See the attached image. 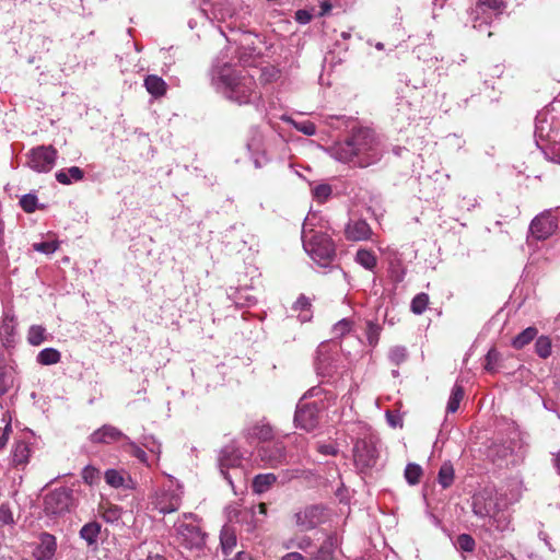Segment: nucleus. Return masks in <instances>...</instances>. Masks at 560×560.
Returning a JSON list of instances; mask_svg holds the SVG:
<instances>
[{"mask_svg":"<svg viewBox=\"0 0 560 560\" xmlns=\"http://www.w3.org/2000/svg\"><path fill=\"white\" fill-rule=\"evenodd\" d=\"M326 122L334 129L352 125L343 140L336 141L329 147L328 153L332 159L362 168L381 161L385 147L381 137L372 128L354 126V120L347 116H330Z\"/></svg>","mask_w":560,"mask_h":560,"instance_id":"f257e3e1","label":"nucleus"},{"mask_svg":"<svg viewBox=\"0 0 560 560\" xmlns=\"http://www.w3.org/2000/svg\"><path fill=\"white\" fill-rule=\"evenodd\" d=\"M511 489L499 491L492 486L477 490L471 497L472 513L485 521L491 529L504 533L511 529V520L508 513L509 505L517 502L521 497L520 483L513 481Z\"/></svg>","mask_w":560,"mask_h":560,"instance_id":"f03ea898","label":"nucleus"},{"mask_svg":"<svg viewBox=\"0 0 560 560\" xmlns=\"http://www.w3.org/2000/svg\"><path fill=\"white\" fill-rule=\"evenodd\" d=\"M211 83L226 98L243 105L260 98L254 75L236 70L230 61L218 58L211 69Z\"/></svg>","mask_w":560,"mask_h":560,"instance_id":"7ed1b4c3","label":"nucleus"},{"mask_svg":"<svg viewBox=\"0 0 560 560\" xmlns=\"http://www.w3.org/2000/svg\"><path fill=\"white\" fill-rule=\"evenodd\" d=\"M211 13L213 19L224 23V25H219V31L229 44L236 46L235 54L240 63L247 65L253 57L260 55L259 48L255 45V42L258 39L257 35L252 32H241L233 21L228 22V19H233V13L225 3H214Z\"/></svg>","mask_w":560,"mask_h":560,"instance_id":"20e7f679","label":"nucleus"},{"mask_svg":"<svg viewBox=\"0 0 560 560\" xmlns=\"http://www.w3.org/2000/svg\"><path fill=\"white\" fill-rule=\"evenodd\" d=\"M302 242L305 252L320 267H328L336 256L335 244L331 238L322 231L311 228L306 218L302 228Z\"/></svg>","mask_w":560,"mask_h":560,"instance_id":"39448f33","label":"nucleus"},{"mask_svg":"<svg viewBox=\"0 0 560 560\" xmlns=\"http://www.w3.org/2000/svg\"><path fill=\"white\" fill-rule=\"evenodd\" d=\"M176 540L187 549H199L205 545V533L192 513L183 514L175 524Z\"/></svg>","mask_w":560,"mask_h":560,"instance_id":"423d86ee","label":"nucleus"},{"mask_svg":"<svg viewBox=\"0 0 560 560\" xmlns=\"http://www.w3.org/2000/svg\"><path fill=\"white\" fill-rule=\"evenodd\" d=\"M534 137L536 145L547 147L553 141L560 139V118L556 117L549 110H541L535 118Z\"/></svg>","mask_w":560,"mask_h":560,"instance_id":"0eeeda50","label":"nucleus"},{"mask_svg":"<svg viewBox=\"0 0 560 560\" xmlns=\"http://www.w3.org/2000/svg\"><path fill=\"white\" fill-rule=\"evenodd\" d=\"M72 505L73 491L67 487H60L50 491L44 499V511L48 515H65L70 512Z\"/></svg>","mask_w":560,"mask_h":560,"instance_id":"6e6552de","label":"nucleus"},{"mask_svg":"<svg viewBox=\"0 0 560 560\" xmlns=\"http://www.w3.org/2000/svg\"><path fill=\"white\" fill-rule=\"evenodd\" d=\"M182 486L171 483L167 488L160 489L155 492L152 504L162 514L176 512L182 504Z\"/></svg>","mask_w":560,"mask_h":560,"instance_id":"1a4fd4ad","label":"nucleus"},{"mask_svg":"<svg viewBox=\"0 0 560 560\" xmlns=\"http://www.w3.org/2000/svg\"><path fill=\"white\" fill-rule=\"evenodd\" d=\"M57 154L52 145L33 148L27 154V165L37 173H48L55 166Z\"/></svg>","mask_w":560,"mask_h":560,"instance_id":"9d476101","label":"nucleus"},{"mask_svg":"<svg viewBox=\"0 0 560 560\" xmlns=\"http://www.w3.org/2000/svg\"><path fill=\"white\" fill-rule=\"evenodd\" d=\"M504 2L502 0H478L476 8L472 10V27L483 31L492 20L493 15L502 12Z\"/></svg>","mask_w":560,"mask_h":560,"instance_id":"9b49d317","label":"nucleus"},{"mask_svg":"<svg viewBox=\"0 0 560 560\" xmlns=\"http://www.w3.org/2000/svg\"><path fill=\"white\" fill-rule=\"evenodd\" d=\"M242 454L234 444H228L221 448L218 457V465L221 475L234 489L232 476L229 474V469H234L235 472H240L238 468L242 463Z\"/></svg>","mask_w":560,"mask_h":560,"instance_id":"f8f14e48","label":"nucleus"},{"mask_svg":"<svg viewBox=\"0 0 560 560\" xmlns=\"http://www.w3.org/2000/svg\"><path fill=\"white\" fill-rule=\"evenodd\" d=\"M558 230V221L551 209L536 215L529 225L530 234L539 241L549 238Z\"/></svg>","mask_w":560,"mask_h":560,"instance_id":"ddd939ff","label":"nucleus"},{"mask_svg":"<svg viewBox=\"0 0 560 560\" xmlns=\"http://www.w3.org/2000/svg\"><path fill=\"white\" fill-rule=\"evenodd\" d=\"M535 341L534 350H551L553 342L547 335L538 336V329L534 326L525 328L523 331L512 338L511 345L515 349H522Z\"/></svg>","mask_w":560,"mask_h":560,"instance_id":"4468645a","label":"nucleus"},{"mask_svg":"<svg viewBox=\"0 0 560 560\" xmlns=\"http://www.w3.org/2000/svg\"><path fill=\"white\" fill-rule=\"evenodd\" d=\"M354 463L361 470L373 467L376 464L378 452L372 440H358L353 447Z\"/></svg>","mask_w":560,"mask_h":560,"instance_id":"2eb2a0df","label":"nucleus"},{"mask_svg":"<svg viewBox=\"0 0 560 560\" xmlns=\"http://www.w3.org/2000/svg\"><path fill=\"white\" fill-rule=\"evenodd\" d=\"M295 425L307 432L313 431L319 423V409L316 402H299L294 415Z\"/></svg>","mask_w":560,"mask_h":560,"instance_id":"dca6fc26","label":"nucleus"},{"mask_svg":"<svg viewBox=\"0 0 560 560\" xmlns=\"http://www.w3.org/2000/svg\"><path fill=\"white\" fill-rule=\"evenodd\" d=\"M258 457L266 467L276 468L287 462L285 447L281 442H273L258 448Z\"/></svg>","mask_w":560,"mask_h":560,"instance_id":"f3484780","label":"nucleus"},{"mask_svg":"<svg viewBox=\"0 0 560 560\" xmlns=\"http://www.w3.org/2000/svg\"><path fill=\"white\" fill-rule=\"evenodd\" d=\"M295 525L301 530H311L323 522V508L310 505L294 514Z\"/></svg>","mask_w":560,"mask_h":560,"instance_id":"a211bd4d","label":"nucleus"},{"mask_svg":"<svg viewBox=\"0 0 560 560\" xmlns=\"http://www.w3.org/2000/svg\"><path fill=\"white\" fill-rule=\"evenodd\" d=\"M15 316L13 310L11 307H7L2 314V320L0 325V338L2 345L5 348L13 347L16 340V331H15Z\"/></svg>","mask_w":560,"mask_h":560,"instance_id":"6ab92c4d","label":"nucleus"},{"mask_svg":"<svg viewBox=\"0 0 560 560\" xmlns=\"http://www.w3.org/2000/svg\"><path fill=\"white\" fill-rule=\"evenodd\" d=\"M345 235L348 241H366L372 235V229L365 220L350 219L345 226Z\"/></svg>","mask_w":560,"mask_h":560,"instance_id":"aec40b11","label":"nucleus"},{"mask_svg":"<svg viewBox=\"0 0 560 560\" xmlns=\"http://www.w3.org/2000/svg\"><path fill=\"white\" fill-rule=\"evenodd\" d=\"M120 440H128L119 429L110 424H104L90 435V441L95 444H112Z\"/></svg>","mask_w":560,"mask_h":560,"instance_id":"412c9836","label":"nucleus"},{"mask_svg":"<svg viewBox=\"0 0 560 560\" xmlns=\"http://www.w3.org/2000/svg\"><path fill=\"white\" fill-rule=\"evenodd\" d=\"M246 147L250 152L255 167L260 168L268 162V158L262 149V136L258 129L252 130V137L247 141Z\"/></svg>","mask_w":560,"mask_h":560,"instance_id":"4be33fe9","label":"nucleus"},{"mask_svg":"<svg viewBox=\"0 0 560 560\" xmlns=\"http://www.w3.org/2000/svg\"><path fill=\"white\" fill-rule=\"evenodd\" d=\"M56 548V538L48 533H43L40 535V541L36 547L34 555L38 560H46L54 556Z\"/></svg>","mask_w":560,"mask_h":560,"instance_id":"5701e85b","label":"nucleus"},{"mask_svg":"<svg viewBox=\"0 0 560 560\" xmlns=\"http://www.w3.org/2000/svg\"><path fill=\"white\" fill-rule=\"evenodd\" d=\"M101 529L102 525L96 521H92L81 527L79 535L86 542L88 547L95 548L100 539Z\"/></svg>","mask_w":560,"mask_h":560,"instance_id":"b1692460","label":"nucleus"},{"mask_svg":"<svg viewBox=\"0 0 560 560\" xmlns=\"http://www.w3.org/2000/svg\"><path fill=\"white\" fill-rule=\"evenodd\" d=\"M246 436L248 440L268 442L273 438V430L268 423L257 422L246 430Z\"/></svg>","mask_w":560,"mask_h":560,"instance_id":"393cba45","label":"nucleus"},{"mask_svg":"<svg viewBox=\"0 0 560 560\" xmlns=\"http://www.w3.org/2000/svg\"><path fill=\"white\" fill-rule=\"evenodd\" d=\"M56 180L62 185H70L80 182L84 177V172L78 166L62 168L55 174Z\"/></svg>","mask_w":560,"mask_h":560,"instance_id":"a878e982","label":"nucleus"},{"mask_svg":"<svg viewBox=\"0 0 560 560\" xmlns=\"http://www.w3.org/2000/svg\"><path fill=\"white\" fill-rule=\"evenodd\" d=\"M144 86L152 96L161 97L166 93L165 81L155 74H149L144 78Z\"/></svg>","mask_w":560,"mask_h":560,"instance_id":"bb28decb","label":"nucleus"},{"mask_svg":"<svg viewBox=\"0 0 560 560\" xmlns=\"http://www.w3.org/2000/svg\"><path fill=\"white\" fill-rule=\"evenodd\" d=\"M31 447L25 441H18L12 450V463L15 466H24L28 463Z\"/></svg>","mask_w":560,"mask_h":560,"instance_id":"cd10ccee","label":"nucleus"},{"mask_svg":"<svg viewBox=\"0 0 560 560\" xmlns=\"http://www.w3.org/2000/svg\"><path fill=\"white\" fill-rule=\"evenodd\" d=\"M276 481L277 477L275 474H259L253 480V491L258 494L264 493L268 491Z\"/></svg>","mask_w":560,"mask_h":560,"instance_id":"c85d7f7f","label":"nucleus"},{"mask_svg":"<svg viewBox=\"0 0 560 560\" xmlns=\"http://www.w3.org/2000/svg\"><path fill=\"white\" fill-rule=\"evenodd\" d=\"M292 310L299 312L298 318L301 323H306L312 318L311 301L304 294H301L294 302Z\"/></svg>","mask_w":560,"mask_h":560,"instance_id":"c756f323","label":"nucleus"},{"mask_svg":"<svg viewBox=\"0 0 560 560\" xmlns=\"http://www.w3.org/2000/svg\"><path fill=\"white\" fill-rule=\"evenodd\" d=\"M220 541H221V547H222L223 553L225 556L231 553L234 550V548L236 547V542H237L236 534H235L234 529L230 526H224L220 534Z\"/></svg>","mask_w":560,"mask_h":560,"instance_id":"7c9ffc66","label":"nucleus"},{"mask_svg":"<svg viewBox=\"0 0 560 560\" xmlns=\"http://www.w3.org/2000/svg\"><path fill=\"white\" fill-rule=\"evenodd\" d=\"M49 335L42 325H32L27 331V341L32 347H39L48 339Z\"/></svg>","mask_w":560,"mask_h":560,"instance_id":"2f4dec72","label":"nucleus"},{"mask_svg":"<svg viewBox=\"0 0 560 560\" xmlns=\"http://www.w3.org/2000/svg\"><path fill=\"white\" fill-rule=\"evenodd\" d=\"M355 261L366 270H374L377 258L372 250L361 248L355 254Z\"/></svg>","mask_w":560,"mask_h":560,"instance_id":"473e14b6","label":"nucleus"},{"mask_svg":"<svg viewBox=\"0 0 560 560\" xmlns=\"http://www.w3.org/2000/svg\"><path fill=\"white\" fill-rule=\"evenodd\" d=\"M281 120L291 124L298 131L305 136H314L316 133V126L311 120L296 121L287 115H282Z\"/></svg>","mask_w":560,"mask_h":560,"instance_id":"72a5a7b5","label":"nucleus"},{"mask_svg":"<svg viewBox=\"0 0 560 560\" xmlns=\"http://www.w3.org/2000/svg\"><path fill=\"white\" fill-rule=\"evenodd\" d=\"M464 398V388L462 385L456 383L452 388L451 396L447 401L446 411L454 413L458 410L459 404Z\"/></svg>","mask_w":560,"mask_h":560,"instance_id":"f704fd0d","label":"nucleus"},{"mask_svg":"<svg viewBox=\"0 0 560 560\" xmlns=\"http://www.w3.org/2000/svg\"><path fill=\"white\" fill-rule=\"evenodd\" d=\"M98 511L107 523H115L121 517V508L110 503L101 504Z\"/></svg>","mask_w":560,"mask_h":560,"instance_id":"c9c22d12","label":"nucleus"},{"mask_svg":"<svg viewBox=\"0 0 560 560\" xmlns=\"http://www.w3.org/2000/svg\"><path fill=\"white\" fill-rule=\"evenodd\" d=\"M105 481L113 488H122L128 486L126 482V474L122 470L107 469L105 471Z\"/></svg>","mask_w":560,"mask_h":560,"instance_id":"e433bc0d","label":"nucleus"},{"mask_svg":"<svg viewBox=\"0 0 560 560\" xmlns=\"http://www.w3.org/2000/svg\"><path fill=\"white\" fill-rule=\"evenodd\" d=\"M14 371L12 366H0V396L13 385Z\"/></svg>","mask_w":560,"mask_h":560,"instance_id":"4c0bfd02","label":"nucleus"},{"mask_svg":"<svg viewBox=\"0 0 560 560\" xmlns=\"http://www.w3.org/2000/svg\"><path fill=\"white\" fill-rule=\"evenodd\" d=\"M310 560H334V545L330 540H325Z\"/></svg>","mask_w":560,"mask_h":560,"instance_id":"58836bf2","label":"nucleus"},{"mask_svg":"<svg viewBox=\"0 0 560 560\" xmlns=\"http://www.w3.org/2000/svg\"><path fill=\"white\" fill-rule=\"evenodd\" d=\"M381 330H382V327L377 323H374L371 320L366 323L365 337H366L369 347L374 348L377 346V342L380 340Z\"/></svg>","mask_w":560,"mask_h":560,"instance_id":"ea45409f","label":"nucleus"},{"mask_svg":"<svg viewBox=\"0 0 560 560\" xmlns=\"http://www.w3.org/2000/svg\"><path fill=\"white\" fill-rule=\"evenodd\" d=\"M283 546H284L285 549L296 548V549L306 551L312 546V539H311V537L305 536V535L304 536H298V537L288 539L283 544Z\"/></svg>","mask_w":560,"mask_h":560,"instance_id":"a19ab883","label":"nucleus"},{"mask_svg":"<svg viewBox=\"0 0 560 560\" xmlns=\"http://www.w3.org/2000/svg\"><path fill=\"white\" fill-rule=\"evenodd\" d=\"M19 203H20L21 208L26 213H33V212H35L39 208L38 207V198L33 192H28V194L23 195L20 198Z\"/></svg>","mask_w":560,"mask_h":560,"instance_id":"79ce46f5","label":"nucleus"},{"mask_svg":"<svg viewBox=\"0 0 560 560\" xmlns=\"http://www.w3.org/2000/svg\"><path fill=\"white\" fill-rule=\"evenodd\" d=\"M422 468L415 463H410L405 468V478L409 485H417L420 481Z\"/></svg>","mask_w":560,"mask_h":560,"instance_id":"37998d69","label":"nucleus"},{"mask_svg":"<svg viewBox=\"0 0 560 560\" xmlns=\"http://www.w3.org/2000/svg\"><path fill=\"white\" fill-rule=\"evenodd\" d=\"M541 151L544 152L546 159L553 163L560 164V139L553 141L551 144H547V147H541Z\"/></svg>","mask_w":560,"mask_h":560,"instance_id":"c03bdc74","label":"nucleus"},{"mask_svg":"<svg viewBox=\"0 0 560 560\" xmlns=\"http://www.w3.org/2000/svg\"><path fill=\"white\" fill-rule=\"evenodd\" d=\"M454 480V469L451 465L444 464L439 471V483L442 488H448Z\"/></svg>","mask_w":560,"mask_h":560,"instance_id":"a18cd8bd","label":"nucleus"},{"mask_svg":"<svg viewBox=\"0 0 560 560\" xmlns=\"http://www.w3.org/2000/svg\"><path fill=\"white\" fill-rule=\"evenodd\" d=\"M428 303H429V295L427 293H419L411 301V305H410L411 311L415 314L420 315L425 311Z\"/></svg>","mask_w":560,"mask_h":560,"instance_id":"49530a36","label":"nucleus"},{"mask_svg":"<svg viewBox=\"0 0 560 560\" xmlns=\"http://www.w3.org/2000/svg\"><path fill=\"white\" fill-rule=\"evenodd\" d=\"M58 247H59V243L56 240L43 241V242L33 244V249L35 252H38V253H42L45 255L54 254L58 249Z\"/></svg>","mask_w":560,"mask_h":560,"instance_id":"de8ad7c7","label":"nucleus"},{"mask_svg":"<svg viewBox=\"0 0 560 560\" xmlns=\"http://www.w3.org/2000/svg\"><path fill=\"white\" fill-rule=\"evenodd\" d=\"M455 546L462 551L471 552L476 547V542L470 535L460 534L456 539Z\"/></svg>","mask_w":560,"mask_h":560,"instance_id":"09e8293b","label":"nucleus"},{"mask_svg":"<svg viewBox=\"0 0 560 560\" xmlns=\"http://www.w3.org/2000/svg\"><path fill=\"white\" fill-rule=\"evenodd\" d=\"M312 192L318 202H325L331 196L332 189L328 184H319L313 188Z\"/></svg>","mask_w":560,"mask_h":560,"instance_id":"8fccbe9b","label":"nucleus"},{"mask_svg":"<svg viewBox=\"0 0 560 560\" xmlns=\"http://www.w3.org/2000/svg\"><path fill=\"white\" fill-rule=\"evenodd\" d=\"M234 302L237 306H250L256 304L257 300L255 296L247 294L246 291L240 290L234 298Z\"/></svg>","mask_w":560,"mask_h":560,"instance_id":"3c124183","label":"nucleus"},{"mask_svg":"<svg viewBox=\"0 0 560 560\" xmlns=\"http://www.w3.org/2000/svg\"><path fill=\"white\" fill-rule=\"evenodd\" d=\"M60 352H38L37 362L43 365H50L59 362Z\"/></svg>","mask_w":560,"mask_h":560,"instance_id":"603ef678","label":"nucleus"},{"mask_svg":"<svg viewBox=\"0 0 560 560\" xmlns=\"http://www.w3.org/2000/svg\"><path fill=\"white\" fill-rule=\"evenodd\" d=\"M351 329V322L347 318H343L336 323L332 327L334 337H342L345 334L349 332Z\"/></svg>","mask_w":560,"mask_h":560,"instance_id":"864d4df0","label":"nucleus"},{"mask_svg":"<svg viewBox=\"0 0 560 560\" xmlns=\"http://www.w3.org/2000/svg\"><path fill=\"white\" fill-rule=\"evenodd\" d=\"M328 353L329 352H319V355L317 357L316 369H317L318 374H320V375H329L330 374V370L328 368L324 366V363L328 362V360H329Z\"/></svg>","mask_w":560,"mask_h":560,"instance_id":"5fc2aeb1","label":"nucleus"},{"mask_svg":"<svg viewBox=\"0 0 560 560\" xmlns=\"http://www.w3.org/2000/svg\"><path fill=\"white\" fill-rule=\"evenodd\" d=\"M126 443L130 446L131 454L137 457L140 462L147 463V453L129 438Z\"/></svg>","mask_w":560,"mask_h":560,"instance_id":"6e6d98bb","label":"nucleus"},{"mask_svg":"<svg viewBox=\"0 0 560 560\" xmlns=\"http://www.w3.org/2000/svg\"><path fill=\"white\" fill-rule=\"evenodd\" d=\"M98 476V470L94 468L93 466H85L82 470V478L83 480L93 485Z\"/></svg>","mask_w":560,"mask_h":560,"instance_id":"4d7b16f0","label":"nucleus"},{"mask_svg":"<svg viewBox=\"0 0 560 560\" xmlns=\"http://www.w3.org/2000/svg\"><path fill=\"white\" fill-rule=\"evenodd\" d=\"M142 445L149 450L151 453L155 455H160L161 453V445L158 443L153 436H144L142 441Z\"/></svg>","mask_w":560,"mask_h":560,"instance_id":"13d9d810","label":"nucleus"},{"mask_svg":"<svg viewBox=\"0 0 560 560\" xmlns=\"http://www.w3.org/2000/svg\"><path fill=\"white\" fill-rule=\"evenodd\" d=\"M499 357H500V352H487V354L485 355V359H486L485 369L489 372L495 371Z\"/></svg>","mask_w":560,"mask_h":560,"instance_id":"bf43d9fd","label":"nucleus"},{"mask_svg":"<svg viewBox=\"0 0 560 560\" xmlns=\"http://www.w3.org/2000/svg\"><path fill=\"white\" fill-rule=\"evenodd\" d=\"M312 16L313 15L308 10L301 9L295 12L294 19L299 24L305 25L311 22Z\"/></svg>","mask_w":560,"mask_h":560,"instance_id":"052dcab7","label":"nucleus"},{"mask_svg":"<svg viewBox=\"0 0 560 560\" xmlns=\"http://www.w3.org/2000/svg\"><path fill=\"white\" fill-rule=\"evenodd\" d=\"M317 451L323 455L335 456L338 453V447L335 444L320 443L317 445Z\"/></svg>","mask_w":560,"mask_h":560,"instance_id":"680f3d73","label":"nucleus"},{"mask_svg":"<svg viewBox=\"0 0 560 560\" xmlns=\"http://www.w3.org/2000/svg\"><path fill=\"white\" fill-rule=\"evenodd\" d=\"M386 419H387V422L388 424L392 427V428H397V427H401L402 425V420H401V417L396 413V412H393V411H386Z\"/></svg>","mask_w":560,"mask_h":560,"instance_id":"e2e57ef3","label":"nucleus"},{"mask_svg":"<svg viewBox=\"0 0 560 560\" xmlns=\"http://www.w3.org/2000/svg\"><path fill=\"white\" fill-rule=\"evenodd\" d=\"M0 522H2L3 524H11L13 523V516H12V513L9 509V506L2 504L0 506Z\"/></svg>","mask_w":560,"mask_h":560,"instance_id":"0e129e2a","label":"nucleus"},{"mask_svg":"<svg viewBox=\"0 0 560 560\" xmlns=\"http://www.w3.org/2000/svg\"><path fill=\"white\" fill-rule=\"evenodd\" d=\"M10 432H11V425L8 423V424H5L2 432L0 433V451L8 443Z\"/></svg>","mask_w":560,"mask_h":560,"instance_id":"69168bd1","label":"nucleus"},{"mask_svg":"<svg viewBox=\"0 0 560 560\" xmlns=\"http://www.w3.org/2000/svg\"><path fill=\"white\" fill-rule=\"evenodd\" d=\"M281 560H307L302 553L292 551L284 555Z\"/></svg>","mask_w":560,"mask_h":560,"instance_id":"338daca9","label":"nucleus"},{"mask_svg":"<svg viewBox=\"0 0 560 560\" xmlns=\"http://www.w3.org/2000/svg\"><path fill=\"white\" fill-rule=\"evenodd\" d=\"M224 560H250V556L247 552L238 551L233 558H225Z\"/></svg>","mask_w":560,"mask_h":560,"instance_id":"774afa93","label":"nucleus"}]
</instances>
